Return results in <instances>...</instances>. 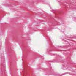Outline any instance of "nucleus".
I'll return each mask as SVG.
<instances>
[{"instance_id": "nucleus-1", "label": "nucleus", "mask_w": 76, "mask_h": 76, "mask_svg": "<svg viewBox=\"0 0 76 76\" xmlns=\"http://www.w3.org/2000/svg\"><path fill=\"white\" fill-rule=\"evenodd\" d=\"M53 73H55L53 75V76H63V75H66V74H67V73H65L61 75H60L59 74L56 73H54L53 72Z\"/></svg>"}, {"instance_id": "nucleus-2", "label": "nucleus", "mask_w": 76, "mask_h": 76, "mask_svg": "<svg viewBox=\"0 0 76 76\" xmlns=\"http://www.w3.org/2000/svg\"><path fill=\"white\" fill-rule=\"evenodd\" d=\"M47 51L48 52V53H50V52L51 51V50H50L49 49H48L47 50Z\"/></svg>"}, {"instance_id": "nucleus-3", "label": "nucleus", "mask_w": 76, "mask_h": 76, "mask_svg": "<svg viewBox=\"0 0 76 76\" xmlns=\"http://www.w3.org/2000/svg\"><path fill=\"white\" fill-rule=\"evenodd\" d=\"M41 58L42 59H44V57L43 56Z\"/></svg>"}, {"instance_id": "nucleus-4", "label": "nucleus", "mask_w": 76, "mask_h": 76, "mask_svg": "<svg viewBox=\"0 0 76 76\" xmlns=\"http://www.w3.org/2000/svg\"><path fill=\"white\" fill-rule=\"evenodd\" d=\"M63 67H65V65H63Z\"/></svg>"}, {"instance_id": "nucleus-5", "label": "nucleus", "mask_w": 76, "mask_h": 76, "mask_svg": "<svg viewBox=\"0 0 76 76\" xmlns=\"http://www.w3.org/2000/svg\"><path fill=\"white\" fill-rule=\"evenodd\" d=\"M59 47H60H60H61V46H60Z\"/></svg>"}, {"instance_id": "nucleus-6", "label": "nucleus", "mask_w": 76, "mask_h": 76, "mask_svg": "<svg viewBox=\"0 0 76 76\" xmlns=\"http://www.w3.org/2000/svg\"><path fill=\"white\" fill-rule=\"evenodd\" d=\"M61 51H63V50H61Z\"/></svg>"}]
</instances>
